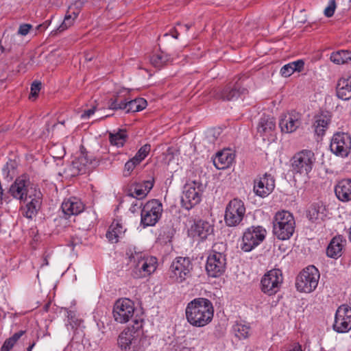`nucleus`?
<instances>
[{
    "mask_svg": "<svg viewBox=\"0 0 351 351\" xmlns=\"http://www.w3.org/2000/svg\"><path fill=\"white\" fill-rule=\"evenodd\" d=\"M185 315L187 322L191 325L197 328L204 327L213 320V303L207 298H196L187 304Z\"/></svg>",
    "mask_w": 351,
    "mask_h": 351,
    "instance_id": "obj_1",
    "label": "nucleus"
},
{
    "mask_svg": "<svg viewBox=\"0 0 351 351\" xmlns=\"http://www.w3.org/2000/svg\"><path fill=\"white\" fill-rule=\"evenodd\" d=\"M295 221L293 215L287 210L278 211L273 219V233L279 240H287L293 235Z\"/></svg>",
    "mask_w": 351,
    "mask_h": 351,
    "instance_id": "obj_2",
    "label": "nucleus"
},
{
    "mask_svg": "<svg viewBox=\"0 0 351 351\" xmlns=\"http://www.w3.org/2000/svg\"><path fill=\"white\" fill-rule=\"evenodd\" d=\"M130 262H133L134 268L132 275L135 278H141L149 276L157 268L158 261L154 256H145L141 252H135L130 256Z\"/></svg>",
    "mask_w": 351,
    "mask_h": 351,
    "instance_id": "obj_3",
    "label": "nucleus"
},
{
    "mask_svg": "<svg viewBox=\"0 0 351 351\" xmlns=\"http://www.w3.org/2000/svg\"><path fill=\"white\" fill-rule=\"evenodd\" d=\"M320 274L313 265H309L300 272L295 279L297 291L310 293L317 287Z\"/></svg>",
    "mask_w": 351,
    "mask_h": 351,
    "instance_id": "obj_4",
    "label": "nucleus"
},
{
    "mask_svg": "<svg viewBox=\"0 0 351 351\" xmlns=\"http://www.w3.org/2000/svg\"><path fill=\"white\" fill-rule=\"evenodd\" d=\"M315 154L309 149L297 152L291 160V170L293 173L308 175L315 162Z\"/></svg>",
    "mask_w": 351,
    "mask_h": 351,
    "instance_id": "obj_5",
    "label": "nucleus"
},
{
    "mask_svg": "<svg viewBox=\"0 0 351 351\" xmlns=\"http://www.w3.org/2000/svg\"><path fill=\"white\" fill-rule=\"evenodd\" d=\"M162 210V204L159 200L153 199L148 201L141 210V224L144 227L154 226L160 219Z\"/></svg>",
    "mask_w": 351,
    "mask_h": 351,
    "instance_id": "obj_6",
    "label": "nucleus"
},
{
    "mask_svg": "<svg viewBox=\"0 0 351 351\" xmlns=\"http://www.w3.org/2000/svg\"><path fill=\"white\" fill-rule=\"evenodd\" d=\"M266 230L261 226H251L243 233L241 249L244 252H250L265 239Z\"/></svg>",
    "mask_w": 351,
    "mask_h": 351,
    "instance_id": "obj_7",
    "label": "nucleus"
},
{
    "mask_svg": "<svg viewBox=\"0 0 351 351\" xmlns=\"http://www.w3.org/2000/svg\"><path fill=\"white\" fill-rule=\"evenodd\" d=\"M245 213L244 203L237 198L231 200L226 206L224 220L230 227L239 225Z\"/></svg>",
    "mask_w": 351,
    "mask_h": 351,
    "instance_id": "obj_8",
    "label": "nucleus"
},
{
    "mask_svg": "<svg viewBox=\"0 0 351 351\" xmlns=\"http://www.w3.org/2000/svg\"><path fill=\"white\" fill-rule=\"evenodd\" d=\"M226 256L213 249L207 258L206 270L210 277L217 278L221 276L226 271Z\"/></svg>",
    "mask_w": 351,
    "mask_h": 351,
    "instance_id": "obj_9",
    "label": "nucleus"
},
{
    "mask_svg": "<svg viewBox=\"0 0 351 351\" xmlns=\"http://www.w3.org/2000/svg\"><path fill=\"white\" fill-rule=\"evenodd\" d=\"M193 265L189 257H177L170 266L171 278L177 282H182L190 276Z\"/></svg>",
    "mask_w": 351,
    "mask_h": 351,
    "instance_id": "obj_10",
    "label": "nucleus"
},
{
    "mask_svg": "<svg viewBox=\"0 0 351 351\" xmlns=\"http://www.w3.org/2000/svg\"><path fill=\"white\" fill-rule=\"evenodd\" d=\"M283 278L280 270L271 269L267 271L261 281V291L271 295L277 293L282 283Z\"/></svg>",
    "mask_w": 351,
    "mask_h": 351,
    "instance_id": "obj_11",
    "label": "nucleus"
},
{
    "mask_svg": "<svg viewBox=\"0 0 351 351\" xmlns=\"http://www.w3.org/2000/svg\"><path fill=\"white\" fill-rule=\"evenodd\" d=\"M112 313L117 322L120 324L126 323L134 315V302L128 298L119 299L114 305Z\"/></svg>",
    "mask_w": 351,
    "mask_h": 351,
    "instance_id": "obj_12",
    "label": "nucleus"
},
{
    "mask_svg": "<svg viewBox=\"0 0 351 351\" xmlns=\"http://www.w3.org/2000/svg\"><path fill=\"white\" fill-rule=\"evenodd\" d=\"M333 329L339 333L348 332L351 329V307L341 305L337 310Z\"/></svg>",
    "mask_w": 351,
    "mask_h": 351,
    "instance_id": "obj_13",
    "label": "nucleus"
},
{
    "mask_svg": "<svg viewBox=\"0 0 351 351\" xmlns=\"http://www.w3.org/2000/svg\"><path fill=\"white\" fill-rule=\"evenodd\" d=\"M279 128L281 132H295L302 129V114L295 110L280 116Z\"/></svg>",
    "mask_w": 351,
    "mask_h": 351,
    "instance_id": "obj_14",
    "label": "nucleus"
},
{
    "mask_svg": "<svg viewBox=\"0 0 351 351\" xmlns=\"http://www.w3.org/2000/svg\"><path fill=\"white\" fill-rule=\"evenodd\" d=\"M134 322V324L132 327L127 328L119 335L117 341L121 350L130 349L138 336L139 330L142 328V321L135 319Z\"/></svg>",
    "mask_w": 351,
    "mask_h": 351,
    "instance_id": "obj_15",
    "label": "nucleus"
},
{
    "mask_svg": "<svg viewBox=\"0 0 351 351\" xmlns=\"http://www.w3.org/2000/svg\"><path fill=\"white\" fill-rule=\"evenodd\" d=\"M351 147L348 133H335L330 143V149L336 155L346 156Z\"/></svg>",
    "mask_w": 351,
    "mask_h": 351,
    "instance_id": "obj_16",
    "label": "nucleus"
},
{
    "mask_svg": "<svg viewBox=\"0 0 351 351\" xmlns=\"http://www.w3.org/2000/svg\"><path fill=\"white\" fill-rule=\"evenodd\" d=\"M247 93V90L241 87V84L237 81L234 84H228L223 89L218 90L216 97L223 101H233Z\"/></svg>",
    "mask_w": 351,
    "mask_h": 351,
    "instance_id": "obj_17",
    "label": "nucleus"
},
{
    "mask_svg": "<svg viewBox=\"0 0 351 351\" xmlns=\"http://www.w3.org/2000/svg\"><path fill=\"white\" fill-rule=\"evenodd\" d=\"M275 187V180L271 174L265 173L263 177L254 180V191L256 195L265 197L270 194Z\"/></svg>",
    "mask_w": 351,
    "mask_h": 351,
    "instance_id": "obj_18",
    "label": "nucleus"
},
{
    "mask_svg": "<svg viewBox=\"0 0 351 351\" xmlns=\"http://www.w3.org/2000/svg\"><path fill=\"white\" fill-rule=\"evenodd\" d=\"M27 198L30 200L27 202L24 207L21 208L22 215L28 219H32L37 215L40 208L42 204L41 193L40 191L35 192L33 196L29 194Z\"/></svg>",
    "mask_w": 351,
    "mask_h": 351,
    "instance_id": "obj_19",
    "label": "nucleus"
},
{
    "mask_svg": "<svg viewBox=\"0 0 351 351\" xmlns=\"http://www.w3.org/2000/svg\"><path fill=\"white\" fill-rule=\"evenodd\" d=\"M201 196L195 187L185 186L181 197L182 207L189 210L199 203Z\"/></svg>",
    "mask_w": 351,
    "mask_h": 351,
    "instance_id": "obj_20",
    "label": "nucleus"
},
{
    "mask_svg": "<svg viewBox=\"0 0 351 351\" xmlns=\"http://www.w3.org/2000/svg\"><path fill=\"white\" fill-rule=\"evenodd\" d=\"M335 193L339 201L343 202L351 201V180H339L335 186Z\"/></svg>",
    "mask_w": 351,
    "mask_h": 351,
    "instance_id": "obj_21",
    "label": "nucleus"
},
{
    "mask_svg": "<svg viewBox=\"0 0 351 351\" xmlns=\"http://www.w3.org/2000/svg\"><path fill=\"white\" fill-rule=\"evenodd\" d=\"M62 210L63 213L70 217L77 215L84 210V206L83 203L76 197H71L65 199L62 204Z\"/></svg>",
    "mask_w": 351,
    "mask_h": 351,
    "instance_id": "obj_22",
    "label": "nucleus"
},
{
    "mask_svg": "<svg viewBox=\"0 0 351 351\" xmlns=\"http://www.w3.org/2000/svg\"><path fill=\"white\" fill-rule=\"evenodd\" d=\"M9 193L11 195L20 200H27L29 191L27 189L26 181L21 178L16 179L11 185Z\"/></svg>",
    "mask_w": 351,
    "mask_h": 351,
    "instance_id": "obj_23",
    "label": "nucleus"
},
{
    "mask_svg": "<svg viewBox=\"0 0 351 351\" xmlns=\"http://www.w3.org/2000/svg\"><path fill=\"white\" fill-rule=\"evenodd\" d=\"M346 243V241L341 235L333 237L327 247V256L332 258L340 257Z\"/></svg>",
    "mask_w": 351,
    "mask_h": 351,
    "instance_id": "obj_24",
    "label": "nucleus"
},
{
    "mask_svg": "<svg viewBox=\"0 0 351 351\" xmlns=\"http://www.w3.org/2000/svg\"><path fill=\"white\" fill-rule=\"evenodd\" d=\"M332 113L329 111H321L314 117L313 128L315 132H326L331 123Z\"/></svg>",
    "mask_w": 351,
    "mask_h": 351,
    "instance_id": "obj_25",
    "label": "nucleus"
},
{
    "mask_svg": "<svg viewBox=\"0 0 351 351\" xmlns=\"http://www.w3.org/2000/svg\"><path fill=\"white\" fill-rule=\"evenodd\" d=\"M154 186V179L143 182L136 183L131 187L130 195L138 199H142L147 195Z\"/></svg>",
    "mask_w": 351,
    "mask_h": 351,
    "instance_id": "obj_26",
    "label": "nucleus"
},
{
    "mask_svg": "<svg viewBox=\"0 0 351 351\" xmlns=\"http://www.w3.org/2000/svg\"><path fill=\"white\" fill-rule=\"evenodd\" d=\"M234 159V155L230 150H223L217 154L213 164L218 169H225L232 164Z\"/></svg>",
    "mask_w": 351,
    "mask_h": 351,
    "instance_id": "obj_27",
    "label": "nucleus"
},
{
    "mask_svg": "<svg viewBox=\"0 0 351 351\" xmlns=\"http://www.w3.org/2000/svg\"><path fill=\"white\" fill-rule=\"evenodd\" d=\"M327 216L325 206L322 203L313 204L308 209L307 217L312 222L323 221Z\"/></svg>",
    "mask_w": 351,
    "mask_h": 351,
    "instance_id": "obj_28",
    "label": "nucleus"
},
{
    "mask_svg": "<svg viewBox=\"0 0 351 351\" xmlns=\"http://www.w3.org/2000/svg\"><path fill=\"white\" fill-rule=\"evenodd\" d=\"M192 230L195 235L198 236L202 239H205L213 233V227L209 222L200 219L197 221L192 226Z\"/></svg>",
    "mask_w": 351,
    "mask_h": 351,
    "instance_id": "obj_29",
    "label": "nucleus"
},
{
    "mask_svg": "<svg viewBox=\"0 0 351 351\" xmlns=\"http://www.w3.org/2000/svg\"><path fill=\"white\" fill-rule=\"evenodd\" d=\"M337 95L343 100L351 99V77H342L338 81Z\"/></svg>",
    "mask_w": 351,
    "mask_h": 351,
    "instance_id": "obj_30",
    "label": "nucleus"
},
{
    "mask_svg": "<svg viewBox=\"0 0 351 351\" xmlns=\"http://www.w3.org/2000/svg\"><path fill=\"white\" fill-rule=\"evenodd\" d=\"M126 229L122 226L119 221H114L106 233V237L108 241L112 243H116L119 241V239L121 237Z\"/></svg>",
    "mask_w": 351,
    "mask_h": 351,
    "instance_id": "obj_31",
    "label": "nucleus"
},
{
    "mask_svg": "<svg viewBox=\"0 0 351 351\" xmlns=\"http://www.w3.org/2000/svg\"><path fill=\"white\" fill-rule=\"evenodd\" d=\"M147 105V103L145 99L138 97L128 101H126L124 107L125 112L129 113L143 110L146 108Z\"/></svg>",
    "mask_w": 351,
    "mask_h": 351,
    "instance_id": "obj_32",
    "label": "nucleus"
},
{
    "mask_svg": "<svg viewBox=\"0 0 351 351\" xmlns=\"http://www.w3.org/2000/svg\"><path fill=\"white\" fill-rule=\"evenodd\" d=\"M172 61L170 55L165 53L164 51H160L153 54L150 58L151 64L156 68H161L164 65Z\"/></svg>",
    "mask_w": 351,
    "mask_h": 351,
    "instance_id": "obj_33",
    "label": "nucleus"
},
{
    "mask_svg": "<svg viewBox=\"0 0 351 351\" xmlns=\"http://www.w3.org/2000/svg\"><path fill=\"white\" fill-rule=\"evenodd\" d=\"M276 127V121L273 117L264 116L261 118L257 130L258 132H272Z\"/></svg>",
    "mask_w": 351,
    "mask_h": 351,
    "instance_id": "obj_34",
    "label": "nucleus"
},
{
    "mask_svg": "<svg viewBox=\"0 0 351 351\" xmlns=\"http://www.w3.org/2000/svg\"><path fill=\"white\" fill-rule=\"evenodd\" d=\"M330 60L337 64H343L351 60V52L349 51H338L330 56Z\"/></svg>",
    "mask_w": 351,
    "mask_h": 351,
    "instance_id": "obj_35",
    "label": "nucleus"
},
{
    "mask_svg": "<svg viewBox=\"0 0 351 351\" xmlns=\"http://www.w3.org/2000/svg\"><path fill=\"white\" fill-rule=\"evenodd\" d=\"M73 173L83 174L90 167L86 165V156H79L72 162Z\"/></svg>",
    "mask_w": 351,
    "mask_h": 351,
    "instance_id": "obj_36",
    "label": "nucleus"
},
{
    "mask_svg": "<svg viewBox=\"0 0 351 351\" xmlns=\"http://www.w3.org/2000/svg\"><path fill=\"white\" fill-rule=\"evenodd\" d=\"M125 88L120 90L117 93V95L114 96V98H111L108 101L109 108L112 110H125V104L126 99H119V95L123 92L126 91Z\"/></svg>",
    "mask_w": 351,
    "mask_h": 351,
    "instance_id": "obj_37",
    "label": "nucleus"
},
{
    "mask_svg": "<svg viewBox=\"0 0 351 351\" xmlns=\"http://www.w3.org/2000/svg\"><path fill=\"white\" fill-rule=\"evenodd\" d=\"M233 330L235 336L239 339H246L250 334V327L241 323H237L234 325Z\"/></svg>",
    "mask_w": 351,
    "mask_h": 351,
    "instance_id": "obj_38",
    "label": "nucleus"
},
{
    "mask_svg": "<svg viewBox=\"0 0 351 351\" xmlns=\"http://www.w3.org/2000/svg\"><path fill=\"white\" fill-rule=\"evenodd\" d=\"M77 16L78 12H70V11L69 10L64 16L62 23L59 27L60 30L62 31L65 29H67L69 27H71L73 24V22L77 17Z\"/></svg>",
    "mask_w": 351,
    "mask_h": 351,
    "instance_id": "obj_39",
    "label": "nucleus"
},
{
    "mask_svg": "<svg viewBox=\"0 0 351 351\" xmlns=\"http://www.w3.org/2000/svg\"><path fill=\"white\" fill-rule=\"evenodd\" d=\"M109 138L112 145L122 147L124 145L127 136L123 133H109Z\"/></svg>",
    "mask_w": 351,
    "mask_h": 351,
    "instance_id": "obj_40",
    "label": "nucleus"
},
{
    "mask_svg": "<svg viewBox=\"0 0 351 351\" xmlns=\"http://www.w3.org/2000/svg\"><path fill=\"white\" fill-rule=\"evenodd\" d=\"M151 146L149 144H145L142 146L133 157L135 161L141 163V162L145 158L149 152H150Z\"/></svg>",
    "mask_w": 351,
    "mask_h": 351,
    "instance_id": "obj_41",
    "label": "nucleus"
},
{
    "mask_svg": "<svg viewBox=\"0 0 351 351\" xmlns=\"http://www.w3.org/2000/svg\"><path fill=\"white\" fill-rule=\"evenodd\" d=\"M80 156H86V165H88L90 168H93L99 164V160L92 155H90L86 150H83V147L81 149Z\"/></svg>",
    "mask_w": 351,
    "mask_h": 351,
    "instance_id": "obj_42",
    "label": "nucleus"
},
{
    "mask_svg": "<svg viewBox=\"0 0 351 351\" xmlns=\"http://www.w3.org/2000/svg\"><path fill=\"white\" fill-rule=\"evenodd\" d=\"M177 25L178 26V29L175 27L173 28V31L171 32V36L173 38L178 39L180 32H186L190 27H191V24H185V25H181L180 23H177Z\"/></svg>",
    "mask_w": 351,
    "mask_h": 351,
    "instance_id": "obj_43",
    "label": "nucleus"
},
{
    "mask_svg": "<svg viewBox=\"0 0 351 351\" xmlns=\"http://www.w3.org/2000/svg\"><path fill=\"white\" fill-rule=\"evenodd\" d=\"M336 9L335 0H330L328 5L324 9V14L326 17H331L333 16Z\"/></svg>",
    "mask_w": 351,
    "mask_h": 351,
    "instance_id": "obj_44",
    "label": "nucleus"
},
{
    "mask_svg": "<svg viewBox=\"0 0 351 351\" xmlns=\"http://www.w3.org/2000/svg\"><path fill=\"white\" fill-rule=\"evenodd\" d=\"M41 86H42L41 83L38 81H34L32 84L29 99H32V97L36 98L38 96V93L40 92V90L41 89Z\"/></svg>",
    "mask_w": 351,
    "mask_h": 351,
    "instance_id": "obj_45",
    "label": "nucleus"
},
{
    "mask_svg": "<svg viewBox=\"0 0 351 351\" xmlns=\"http://www.w3.org/2000/svg\"><path fill=\"white\" fill-rule=\"evenodd\" d=\"M139 162L134 160V158L129 160L125 164L124 167L125 172H127L125 176H128L133 171V169L136 167V165H139Z\"/></svg>",
    "mask_w": 351,
    "mask_h": 351,
    "instance_id": "obj_46",
    "label": "nucleus"
},
{
    "mask_svg": "<svg viewBox=\"0 0 351 351\" xmlns=\"http://www.w3.org/2000/svg\"><path fill=\"white\" fill-rule=\"evenodd\" d=\"M294 72L291 63L284 65L280 69V74L285 77L291 76Z\"/></svg>",
    "mask_w": 351,
    "mask_h": 351,
    "instance_id": "obj_47",
    "label": "nucleus"
},
{
    "mask_svg": "<svg viewBox=\"0 0 351 351\" xmlns=\"http://www.w3.org/2000/svg\"><path fill=\"white\" fill-rule=\"evenodd\" d=\"M64 124V121H58V123H52L51 125L48 124L47 130V132H49L50 130H62L63 126Z\"/></svg>",
    "mask_w": 351,
    "mask_h": 351,
    "instance_id": "obj_48",
    "label": "nucleus"
},
{
    "mask_svg": "<svg viewBox=\"0 0 351 351\" xmlns=\"http://www.w3.org/2000/svg\"><path fill=\"white\" fill-rule=\"evenodd\" d=\"M16 343L12 341L10 338L7 339L3 344L1 351H10L13 348Z\"/></svg>",
    "mask_w": 351,
    "mask_h": 351,
    "instance_id": "obj_49",
    "label": "nucleus"
},
{
    "mask_svg": "<svg viewBox=\"0 0 351 351\" xmlns=\"http://www.w3.org/2000/svg\"><path fill=\"white\" fill-rule=\"evenodd\" d=\"M290 63L294 71L298 72L301 71L303 69L304 65V62L302 60H298L297 61H294Z\"/></svg>",
    "mask_w": 351,
    "mask_h": 351,
    "instance_id": "obj_50",
    "label": "nucleus"
},
{
    "mask_svg": "<svg viewBox=\"0 0 351 351\" xmlns=\"http://www.w3.org/2000/svg\"><path fill=\"white\" fill-rule=\"evenodd\" d=\"M31 28L32 25L29 24L25 23L21 25L18 30V34L23 36H25L29 33Z\"/></svg>",
    "mask_w": 351,
    "mask_h": 351,
    "instance_id": "obj_51",
    "label": "nucleus"
},
{
    "mask_svg": "<svg viewBox=\"0 0 351 351\" xmlns=\"http://www.w3.org/2000/svg\"><path fill=\"white\" fill-rule=\"evenodd\" d=\"M96 111V107L95 106H93L90 109H88V110H85L82 113V114L80 115L81 118L83 119H88L89 118L90 116H92L93 114H94V113Z\"/></svg>",
    "mask_w": 351,
    "mask_h": 351,
    "instance_id": "obj_52",
    "label": "nucleus"
},
{
    "mask_svg": "<svg viewBox=\"0 0 351 351\" xmlns=\"http://www.w3.org/2000/svg\"><path fill=\"white\" fill-rule=\"evenodd\" d=\"M24 334L23 330H20L16 333H14L12 337L10 338L12 339V341L15 343L21 338V337Z\"/></svg>",
    "mask_w": 351,
    "mask_h": 351,
    "instance_id": "obj_53",
    "label": "nucleus"
},
{
    "mask_svg": "<svg viewBox=\"0 0 351 351\" xmlns=\"http://www.w3.org/2000/svg\"><path fill=\"white\" fill-rule=\"evenodd\" d=\"M142 206V204H141L140 205H138V201L136 200L135 202H133L131 205V207L130 208V210L132 212V213H135L136 211V208H141Z\"/></svg>",
    "mask_w": 351,
    "mask_h": 351,
    "instance_id": "obj_54",
    "label": "nucleus"
},
{
    "mask_svg": "<svg viewBox=\"0 0 351 351\" xmlns=\"http://www.w3.org/2000/svg\"><path fill=\"white\" fill-rule=\"evenodd\" d=\"M85 59L87 61H91L93 59V56H90L89 54H86L85 55Z\"/></svg>",
    "mask_w": 351,
    "mask_h": 351,
    "instance_id": "obj_55",
    "label": "nucleus"
},
{
    "mask_svg": "<svg viewBox=\"0 0 351 351\" xmlns=\"http://www.w3.org/2000/svg\"><path fill=\"white\" fill-rule=\"evenodd\" d=\"M35 346V343L33 342L32 344H30L27 349V351H32V348H34V346Z\"/></svg>",
    "mask_w": 351,
    "mask_h": 351,
    "instance_id": "obj_56",
    "label": "nucleus"
},
{
    "mask_svg": "<svg viewBox=\"0 0 351 351\" xmlns=\"http://www.w3.org/2000/svg\"><path fill=\"white\" fill-rule=\"evenodd\" d=\"M215 129L217 130V128H215ZM225 129H226V127L225 125H221L217 127V130H223Z\"/></svg>",
    "mask_w": 351,
    "mask_h": 351,
    "instance_id": "obj_57",
    "label": "nucleus"
},
{
    "mask_svg": "<svg viewBox=\"0 0 351 351\" xmlns=\"http://www.w3.org/2000/svg\"><path fill=\"white\" fill-rule=\"evenodd\" d=\"M47 23H43L42 25H39L38 28L43 27V28L45 29V28H47Z\"/></svg>",
    "mask_w": 351,
    "mask_h": 351,
    "instance_id": "obj_58",
    "label": "nucleus"
},
{
    "mask_svg": "<svg viewBox=\"0 0 351 351\" xmlns=\"http://www.w3.org/2000/svg\"><path fill=\"white\" fill-rule=\"evenodd\" d=\"M43 262L44 263H43V265H48V261H47V258H44Z\"/></svg>",
    "mask_w": 351,
    "mask_h": 351,
    "instance_id": "obj_59",
    "label": "nucleus"
},
{
    "mask_svg": "<svg viewBox=\"0 0 351 351\" xmlns=\"http://www.w3.org/2000/svg\"><path fill=\"white\" fill-rule=\"evenodd\" d=\"M117 132H126V130H124V129L119 128V129H118V130H117Z\"/></svg>",
    "mask_w": 351,
    "mask_h": 351,
    "instance_id": "obj_60",
    "label": "nucleus"
},
{
    "mask_svg": "<svg viewBox=\"0 0 351 351\" xmlns=\"http://www.w3.org/2000/svg\"><path fill=\"white\" fill-rule=\"evenodd\" d=\"M169 36V34H167V33L164 34V36Z\"/></svg>",
    "mask_w": 351,
    "mask_h": 351,
    "instance_id": "obj_61",
    "label": "nucleus"
},
{
    "mask_svg": "<svg viewBox=\"0 0 351 351\" xmlns=\"http://www.w3.org/2000/svg\"><path fill=\"white\" fill-rule=\"evenodd\" d=\"M350 239L351 240V228H350Z\"/></svg>",
    "mask_w": 351,
    "mask_h": 351,
    "instance_id": "obj_62",
    "label": "nucleus"
}]
</instances>
